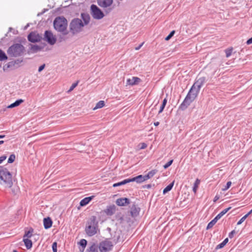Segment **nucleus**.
Segmentation results:
<instances>
[{
  "label": "nucleus",
  "mask_w": 252,
  "mask_h": 252,
  "mask_svg": "<svg viewBox=\"0 0 252 252\" xmlns=\"http://www.w3.org/2000/svg\"><path fill=\"white\" fill-rule=\"evenodd\" d=\"M0 184L4 188H11L13 185L11 173L3 166H0Z\"/></svg>",
  "instance_id": "obj_1"
},
{
  "label": "nucleus",
  "mask_w": 252,
  "mask_h": 252,
  "mask_svg": "<svg viewBox=\"0 0 252 252\" xmlns=\"http://www.w3.org/2000/svg\"><path fill=\"white\" fill-rule=\"evenodd\" d=\"M54 29L65 35L68 34L67 31V21L63 16L56 17L53 22Z\"/></svg>",
  "instance_id": "obj_2"
},
{
  "label": "nucleus",
  "mask_w": 252,
  "mask_h": 252,
  "mask_svg": "<svg viewBox=\"0 0 252 252\" xmlns=\"http://www.w3.org/2000/svg\"><path fill=\"white\" fill-rule=\"evenodd\" d=\"M25 47L20 43H14L7 50V54L11 57H19L23 56L25 52Z\"/></svg>",
  "instance_id": "obj_3"
},
{
  "label": "nucleus",
  "mask_w": 252,
  "mask_h": 252,
  "mask_svg": "<svg viewBox=\"0 0 252 252\" xmlns=\"http://www.w3.org/2000/svg\"><path fill=\"white\" fill-rule=\"evenodd\" d=\"M98 229V221L96 217L92 216L87 223L86 233L89 236H93L97 233Z\"/></svg>",
  "instance_id": "obj_4"
},
{
  "label": "nucleus",
  "mask_w": 252,
  "mask_h": 252,
  "mask_svg": "<svg viewBox=\"0 0 252 252\" xmlns=\"http://www.w3.org/2000/svg\"><path fill=\"white\" fill-rule=\"evenodd\" d=\"M84 27L83 22L79 18L73 19L69 24L70 32L73 34H77L82 31V28Z\"/></svg>",
  "instance_id": "obj_5"
},
{
  "label": "nucleus",
  "mask_w": 252,
  "mask_h": 252,
  "mask_svg": "<svg viewBox=\"0 0 252 252\" xmlns=\"http://www.w3.org/2000/svg\"><path fill=\"white\" fill-rule=\"evenodd\" d=\"M90 11L92 17L94 19L100 20L105 16L104 12L94 4L91 5Z\"/></svg>",
  "instance_id": "obj_6"
},
{
  "label": "nucleus",
  "mask_w": 252,
  "mask_h": 252,
  "mask_svg": "<svg viewBox=\"0 0 252 252\" xmlns=\"http://www.w3.org/2000/svg\"><path fill=\"white\" fill-rule=\"evenodd\" d=\"M113 2V0H97L98 5L103 8H106L105 12L106 14L110 13L112 8L110 7Z\"/></svg>",
  "instance_id": "obj_7"
},
{
  "label": "nucleus",
  "mask_w": 252,
  "mask_h": 252,
  "mask_svg": "<svg viewBox=\"0 0 252 252\" xmlns=\"http://www.w3.org/2000/svg\"><path fill=\"white\" fill-rule=\"evenodd\" d=\"M22 62L23 60L22 59H17L9 62L3 65V70L5 71L7 70L8 69L10 70H14L16 68H17L20 66V63H21Z\"/></svg>",
  "instance_id": "obj_8"
},
{
  "label": "nucleus",
  "mask_w": 252,
  "mask_h": 252,
  "mask_svg": "<svg viewBox=\"0 0 252 252\" xmlns=\"http://www.w3.org/2000/svg\"><path fill=\"white\" fill-rule=\"evenodd\" d=\"M43 40L46 41L48 44L51 45H54L56 41L57 38L56 36L54 35L51 31H45L44 34Z\"/></svg>",
  "instance_id": "obj_9"
},
{
  "label": "nucleus",
  "mask_w": 252,
  "mask_h": 252,
  "mask_svg": "<svg viewBox=\"0 0 252 252\" xmlns=\"http://www.w3.org/2000/svg\"><path fill=\"white\" fill-rule=\"evenodd\" d=\"M113 246L112 243L106 239L99 243V249L101 252H107L111 250Z\"/></svg>",
  "instance_id": "obj_10"
},
{
  "label": "nucleus",
  "mask_w": 252,
  "mask_h": 252,
  "mask_svg": "<svg viewBox=\"0 0 252 252\" xmlns=\"http://www.w3.org/2000/svg\"><path fill=\"white\" fill-rule=\"evenodd\" d=\"M200 90H198L195 87L192 86L189 90L186 96L188 97L190 100L194 101L196 97L197 96Z\"/></svg>",
  "instance_id": "obj_11"
},
{
  "label": "nucleus",
  "mask_w": 252,
  "mask_h": 252,
  "mask_svg": "<svg viewBox=\"0 0 252 252\" xmlns=\"http://www.w3.org/2000/svg\"><path fill=\"white\" fill-rule=\"evenodd\" d=\"M41 39V36L35 32H31L28 36V40L32 43L38 42L40 41Z\"/></svg>",
  "instance_id": "obj_12"
},
{
  "label": "nucleus",
  "mask_w": 252,
  "mask_h": 252,
  "mask_svg": "<svg viewBox=\"0 0 252 252\" xmlns=\"http://www.w3.org/2000/svg\"><path fill=\"white\" fill-rule=\"evenodd\" d=\"M116 204L119 206H126L130 204V200L128 198H120L116 200Z\"/></svg>",
  "instance_id": "obj_13"
},
{
  "label": "nucleus",
  "mask_w": 252,
  "mask_h": 252,
  "mask_svg": "<svg viewBox=\"0 0 252 252\" xmlns=\"http://www.w3.org/2000/svg\"><path fill=\"white\" fill-rule=\"evenodd\" d=\"M206 81V78L205 77H202L196 80L193 86L195 87L196 89L200 90L201 88L203 86Z\"/></svg>",
  "instance_id": "obj_14"
},
{
  "label": "nucleus",
  "mask_w": 252,
  "mask_h": 252,
  "mask_svg": "<svg viewBox=\"0 0 252 252\" xmlns=\"http://www.w3.org/2000/svg\"><path fill=\"white\" fill-rule=\"evenodd\" d=\"M193 101L192 100H190L188 97L186 96L183 102L180 105L179 109L183 111L185 110Z\"/></svg>",
  "instance_id": "obj_15"
},
{
  "label": "nucleus",
  "mask_w": 252,
  "mask_h": 252,
  "mask_svg": "<svg viewBox=\"0 0 252 252\" xmlns=\"http://www.w3.org/2000/svg\"><path fill=\"white\" fill-rule=\"evenodd\" d=\"M140 210V208L137 207V206L136 205L135 203L133 204L130 207V213L131 216L132 217H137L139 215Z\"/></svg>",
  "instance_id": "obj_16"
},
{
  "label": "nucleus",
  "mask_w": 252,
  "mask_h": 252,
  "mask_svg": "<svg viewBox=\"0 0 252 252\" xmlns=\"http://www.w3.org/2000/svg\"><path fill=\"white\" fill-rule=\"evenodd\" d=\"M141 81V79L137 77H132V78H129L126 80V85L133 86L138 84Z\"/></svg>",
  "instance_id": "obj_17"
},
{
  "label": "nucleus",
  "mask_w": 252,
  "mask_h": 252,
  "mask_svg": "<svg viewBox=\"0 0 252 252\" xmlns=\"http://www.w3.org/2000/svg\"><path fill=\"white\" fill-rule=\"evenodd\" d=\"M81 18L83 20V25L85 26L89 24L90 21V16L87 13H82L81 14Z\"/></svg>",
  "instance_id": "obj_18"
},
{
  "label": "nucleus",
  "mask_w": 252,
  "mask_h": 252,
  "mask_svg": "<svg viewBox=\"0 0 252 252\" xmlns=\"http://www.w3.org/2000/svg\"><path fill=\"white\" fill-rule=\"evenodd\" d=\"M52 220L49 217H47L43 219L44 226V228L46 229L50 228L52 226Z\"/></svg>",
  "instance_id": "obj_19"
},
{
  "label": "nucleus",
  "mask_w": 252,
  "mask_h": 252,
  "mask_svg": "<svg viewBox=\"0 0 252 252\" xmlns=\"http://www.w3.org/2000/svg\"><path fill=\"white\" fill-rule=\"evenodd\" d=\"M93 197V196H91L84 198L80 202V205L82 207L87 205L92 200Z\"/></svg>",
  "instance_id": "obj_20"
},
{
  "label": "nucleus",
  "mask_w": 252,
  "mask_h": 252,
  "mask_svg": "<svg viewBox=\"0 0 252 252\" xmlns=\"http://www.w3.org/2000/svg\"><path fill=\"white\" fill-rule=\"evenodd\" d=\"M143 175H140L136 177H133L132 178H129L130 179V182H136L137 183H141L143 182Z\"/></svg>",
  "instance_id": "obj_21"
},
{
  "label": "nucleus",
  "mask_w": 252,
  "mask_h": 252,
  "mask_svg": "<svg viewBox=\"0 0 252 252\" xmlns=\"http://www.w3.org/2000/svg\"><path fill=\"white\" fill-rule=\"evenodd\" d=\"M115 210V205H112L109 206L107 208L105 212L108 215H112L114 214Z\"/></svg>",
  "instance_id": "obj_22"
},
{
  "label": "nucleus",
  "mask_w": 252,
  "mask_h": 252,
  "mask_svg": "<svg viewBox=\"0 0 252 252\" xmlns=\"http://www.w3.org/2000/svg\"><path fill=\"white\" fill-rule=\"evenodd\" d=\"M23 242L27 249H30L32 246V241L28 238H23Z\"/></svg>",
  "instance_id": "obj_23"
},
{
  "label": "nucleus",
  "mask_w": 252,
  "mask_h": 252,
  "mask_svg": "<svg viewBox=\"0 0 252 252\" xmlns=\"http://www.w3.org/2000/svg\"><path fill=\"white\" fill-rule=\"evenodd\" d=\"M24 102V100L22 99H19L16 100L14 102L11 103L10 105L8 106V108H12L15 107H17L19 106L20 104Z\"/></svg>",
  "instance_id": "obj_24"
},
{
  "label": "nucleus",
  "mask_w": 252,
  "mask_h": 252,
  "mask_svg": "<svg viewBox=\"0 0 252 252\" xmlns=\"http://www.w3.org/2000/svg\"><path fill=\"white\" fill-rule=\"evenodd\" d=\"M42 47L37 45H31L30 50L32 53H35L40 51Z\"/></svg>",
  "instance_id": "obj_25"
},
{
  "label": "nucleus",
  "mask_w": 252,
  "mask_h": 252,
  "mask_svg": "<svg viewBox=\"0 0 252 252\" xmlns=\"http://www.w3.org/2000/svg\"><path fill=\"white\" fill-rule=\"evenodd\" d=\"M130 179L128 178V179H125L124 180L121 181V182H118V183H115L113 184V187H119V186H122V185H124L127 183H130Z\"/></svg>",
  "instance_id": "obj_26"
},
{
  "label": "nucleus",
  "mask_w": 252,
  "mask_h": 252,
  "mask_svg": "<svg viewBox=\"0 0 252 252\" xmlns=\"http://www.w3.org/2000/svg\"><path fill=\"white\" fill-rule=\"evenodd\" d=\"M79 244L82 247V249H80V251L83 252L87 246V241L84 239H82L79 242Z\"/></svg>",
  "instance_id": "obj_27"
},
{
  "label": "nucleus",
  "mask_w": 252,
  "mask_h": 252,
  "mask_svg": "<svg viewBox=\"0 0 252 252\" xmlns=\"http://www.w3.org/2000/svg\"><path fill=\"white\" fill-rule=\"evenodd\" d=\"M174 184V181H173L172 183L169 184L166 188H165L163 190V193L164 194H166L170 190H171Z\"/></svg>",
  "instance_id": "obj_28"
},
{
  "label": "nucleus",
  "mask_w": 252,
  "mask_h": 252,
  "mask_svg": "<svg viewBox=\"0 0 252 252\" xmlns=\"http://www.w3.org/2000/svg\"><path fill=\"white\" fill-rule=\"evenodd\" d=\"M218 220H219V219H218V218H217L216 217L213 220H212L208 224V225L207 226V227H206V229H209L211 228L215 224V223L217 222V221Z\"/></svg>",
  "instance_id": "obj_29"
},
{
  "label": "nucleus",
  "mask_w": 252,
  "mask_h": 252,
  "mask_svg": "<svg viewBox=\"0 0 252 252\" xmlns=\"http://www.w3.org/2000/svg\"><path fill=\"white\" fill-rule=\"evenodd\" d=\"M88 252H97V248L94 243H93L89 248L87 249Z\"/></svg>",
  "instance_id": "obj_30"
},
{
  "label": "nucleus",
  "mask_w": 252,
  "mask_h": 252,
  "mask_svg": "<svg viewBox=\"0 0 252 252\" xmlns=\"http://www.w3.org/2000/svg\"><path fill=\"white\" fill-rule=\"evenodd\" d=\"M231 207H228L222 210L218 215H217L216 217L219 220L220 219L224 214H225L230 209Z\"/></svg>",
  "instance_id": "obj_31"
},
{
  "label": "nucleus",
  "mask_w": 252,
  "mask_h": 252,
  "mask_svg": "<svg viewBox=\"0 0 252 252\" xmlns=\"http://www.w3.org/2000/svg\"><path fill=\"white\" fill-rule=\"evenodd\" d=\"M8 57L5 52L0 49V61H3L6 60Z\"/></svg>",
  "instance_id": "obj_32"
},
{
  "label": "nucleus",
  "mask_w": 252,
  "mask_h": 252,
  "mask_svg": "<svg viewBox=\"0 0 252 252\" xmlns=\"http://www.w3.org/2000/svg\"><path fill=\"white\" fill-rule=\"evenodd\" d=\"M200 183V180L198 179H197L196 181H195L193 187L192 188L193 191L194 193L196 192L197 189H198V186Z\"/></svg>",
  "instance_id": "obj_33"
},
{
  "label": "nucleus",
  "mask_w": 252,
  "mask_h": 252,
  "mask_svg": "<svg viewBox=\"0 0 252 252\" xmlns=\"http://www.w3.org/2000/svg\"><path fill=\"white\" fill-rule=\"evenodd\" d=\"M104 105H105L104 101L103 100H100L96 103V104L95 107L94 108V109L95 110L98 108H101L103 107L104 106Z\"/></svg>",
  "instance_id": "obj_34"
},
{
  "label": "nucleus",
  "mask_w": 252,
  "mask_h": 252,
  "mask_svg": "<svg viewBox=\"0 0 252 252\" xmlns=\"http://www.w3.org/2000/svg\"><path fill=\"white\" fill-rule=\"evenodd\" d=\"M167 99L166 98H164L162 101V104L160 107V109L158 111V114H160L161 113L163 110H164V108H165V106L167 103Z\"/></svg>",
  "instance_id": "obj_35"
},
{
  "label": "nucleus",
  "mask_w": 252,
  "mask_h": 252,
  "mask_svg": "<svg viewBox=\"0 0 252 252\" xmlns=\"http://www.w3.org/2000/svg\"><path fill=\"white\" fill-rule=\"evenodd\" d=\"M33 232V229H31L28 231H26L25 234H24L23 236V238H31L32 236V232Z\"/></svg>",
  "instance_id": "obj_36"
},
{
  "label": "nucleus",
  "mask_w": 252,
  "mask_h": 252,
  "mask_svg": "<svg viewBox=\"0 0 252 252\" xmlns=\"http://www.w3.org/2000/svg\"><path fill=\"white\" fill-rule=\"evenodd\" d=\"M233 50V49L232 47L229 48L225 50V53L227 58H229L231 55Z\"/></svg>",
  "instance_id": "obj_37"
},
{
  "label": "nucleus",
  "mask_w": 252,
  "mask_h": 252,
  "mask_svg": "<svg viewBox=\"0 0 252 252\" xmlns=\"http://www.w3.org/2000/svg\"><path fill=\"white\" fill-rule=\"evenodd\" d=\"M158 172V170H156V169H154V170H152L151 171H150V172H148V173L147 174L149 178L150 179L152 177H153Z\"/></svg>",
  "instance_id": "obj_38"
},
{
  "label": "nucleus",
  "mask_w": 252,
  "mask_h": 252,
  "mask_svg": "<svg viewBox=\"0 0 252 252\" xmlns=\"http://www.w3.org/2000/svg\"><path fill=\"white\" fill-rule=\"evenodd\" d=\"M15 159V156L14 154H11L8 159V163H11L13 162Z\"/></svg>",
  "instance_id": "obj_39"
},
{
  "label": "nucleus",
  "mask_w": 252,
  "mask_h": 252,
  "mask_svg": "<svg viewBox=\"0 0 252 252\" xmlns=\"http://www.w3.org/2000/svg\"><path fill=\"white\" fill-rule=\"evenodd\" d=\"M175 31H172L170 33L165 37V40H169L175 34Z\"/></svg>",
  "instance_id": "obj_40"
},
{
  "label": "nucleus",
  "mask_w": 252,
  "mask_h": 252,
  "mask_svg": "<svg viewBox=\"0 0 252 252\" xmlns=\"http://www.w3.org/2000/svg\"><path fill=\"white\" fill-rule=\"evenodd\" d=\"M79 81H77L76 83H74L72 84L71 86L70 87L69 90L68 91V93L71 92L73 89L78 85Z\"/></svg>",
  "instance_id": "obj_41"
},
{
  "label": "nucleus",
  "mask_w": 252,
  "mask_h": 252,
  "mask_svg": "<svg viewBox=\"0 0 252 252\" xmlns=\"http://www.w3.org/2000/svg\"><path fill=\"white\" fill-rule=\"evenodd\" d=\"M115 234L113 237L114 241L115 243H117L119 241V240L120 238V234H118V235H117V233L116 232H115Z\"/></svg>",
  "instance_id": "obj_42"
},
{
  "label": "nucleus",
  "mask_w": 252,
  "mask_h": 252,
  "mask_svg": "<svg viewBox=\"0 0 252 252\" xmlns=\"http://www.w3.org/2000/svg\"><path fill=\"white\" fill-rule=\"evenodd\" d=\"M173 160H170L168 162H167L165 164L163 165V168L164 169H167L173 163Z\"/></svg>",
  "instance_id": "obj_43"
},
{
  "label": "nucleus",
  "mask_w": 252,
  "mask_h": 252,
  "mask_svg": "<svg viewBox=\"0 0 252 252\" xmlns=\"http://www.w3.org/2000/svg\"><path fill=\"white\" fill-rule=\"evenodd\" d=\"M52 248L53 252H57V243L56 242L53 243Z\"/></svg>",
  "instance_id": "obj_44"
},
{
  "label": "nucleus",
  "mask_w": 252,
  "mask_h": 252,
  "mask_svg": "<svg viewBox=\"0 0 252 252\" xmlns=\"http://www.w3.org/2000/svg\"><path fill=\"white\" fill-rule=\"evenodd\" d=\"M231 182L230 181H228L227 182L225 188L223 189V190H226L228 189L231 185Z\"/></svg>",
  "instance_id": "obj_45"
},
{
  "label": "nucleus",
  "mask_w": 252,
  "mask_h": 252,
  "mask_svg": "<svg viewBox=\"0 0 252 252\" xmlns=\"http://www.w3.org/2000/svg\"><path fill=\"white\" fill-rule=\"evenodd\" d=\"M224 246H225V245L222 242H221V243H220V244L216 246V250L221 249V248H223L224 247Z\"/></svg>",
  "instance_id": "obj_46"
},
{
  "label": "nucleus",
  "mask_w": 252,
  "mask_h": 252,
  "mask_svg": "<svg viewBox=\"0 0 252 252\" xmlns=\"http://www.w3.org/2000/svg\"><path fill=\"white\" fill-rule=\"evenodd\" d=\"M235 233V231L234 230L231 231L228 235V236L230 238H232L234 236V234Z\"/></svg>",
  "instance_id": "obj_47"
},
{
  "label": "nucleus",
  "mask_w": 252,
  "mask_h": 252,
  "mask_svg": "<svg viewBox=\"0 0 252 252\" xmlns=\"http://www.w3.org/2000/svg\"><path fill=\"white\" fill-rule=\"evenodd\" d=\"M7 158V156L5 155H3L0 157V164L4 161L5 159H6Z\"/></svg>",
  "instance_id": "obj_48"
},
{
  "label": "nucleus",
  "mask_w": 252,
  "mask_h": 252,
  "mask_svg": "<svg viewBox=\"0 0 252 252\" xmlns=\"http://www.w3.org/2000/svg\"><path fill=\"white\" fill-rule=\"evenodd\" d=\"M45 64H43L42 65H40L39 68H38V72H41V71H42L44 68H45Z\"/></svg>",
  "instance_id": "obj_49"
},
{
  "label": "nucleus",
  "mask_w": 252,
  "mask_h": 252,
  "mask_svg": "<svg viewBox=\"0 0 252 252\" xmlns=\"http://www.w3.org/2000/svg\"><path fill=\"white\" fill-rule=\"evenodd\" d=\"M245 218H244L243 217L238 221L237 224V225H240L242 222H243L245 220Z\"/></svg>",
  "instance_id": "obj_50"
},
{
  "label": "nucleus",
  "mask_w": 252,
  "mask_h": 252,
  "mask_svg": "<svg viewBox=\"0 0 252 252\" xmlns=\"http://www.w3.org/2000/svg\"><path fill=\"white\" fill-rule=\"evenodd\" d=\"M147 147V144L145 143H141V147H140V149H144Z\"/></svg>",
  "instance_id": "obj_51"
},
{
  "label": "nucleus",
  "mask_w": 252,
  "mask_h": 252,
  "mask_svg": "<svg viewBox=\"0 0 252 252\" xmlns=\"http://www.w3.org/2000/svg\"><path fill=\"white\" fill-rule=\"evenodd\" d=\"M143 182L147 180L148 179H150L148 176V175H143Z\"/></svg>",
  "instance_id": "obj_52"
},
{
  "label": "nucleus",
  "mask_w": 252,
  "mask_h": 252,
  "mask_svg": "<svg viewBox=\"0 0 252 252\" xmlns=\"http://www.w3.org/2000/svg\"><path fill=\"white\" fill-rule=\"evenodd\" d=\"M246 43L248 45H250L252 43V37L250 38H249L246 42Z\"/></svg>",
  "instance_id": "obj_53"
},
{
  "label": "nucleus",
  "mask_w": 252,
  "mask_h": 252,
  "mask_svg": "<svg viewBox=\"0 0 252 252\" xmlns=\"http://www.w3.org/2000/svg\"><path fill=\"white\" fill-rule=\"evenodd\" d=\"M144 44V43H141V44H140L138 46L136 47L135 48V50H138L140 49V48L142 47V46L143 45V44Z\"/></svg>",
  "instance_id": "obj_54"
},
{
  "label": "nucleus",
  "mask_w": 252,
  "mask_h": 252,
  "mask_svg": "<svg viewBox=\"0 0 252 252\" xmlns=\"http://www.w3.org/2000/svg\"><path fill=\"white\" fill-rule=\"evenodd\" d=\"M228 241V239L227 238H225L223 242H222L225 245L227 244Z\"/></svg>",
  "instance_id": "obj_55"
},
{
  "label": "nucleus",
  "mask_w": 252,
  "mask_h": 252,
  "mask_svg": "<svg viewBox=\"0 0 252 252\" xmlns=\"http://www.w3.org/2000/svg\"><path fill=\"white\" fill-rule=\"evenodd\" d=\"M18 190V189H17V188H16V189H12L13 193L14 194H16V193H17V192Z\"/></svg>",
  "instance_id": "obj_56"
},
{
  "label": "nucleus",
  "mask_w": 252,
  "mask_h": 252,
  "mask_svg": "<svg viewBox=\"0 0 252 252\" xmlns=\"http://www.w3.org/2000/svg\"><path fill=\"white\" fill-rule=\"evenodd\" d=\"M219 199V197L216 195L214 197V202H216Z\"/></svg>",
  "instance_id": "obj_57"
},
{
  "label": "nucleus",
  "mask_w": 252,
  "mask_h": 252,
  "mask_svg": "<svg viewBox=\"0 0 252 252\" xmlns=\"http://www.w3.org/2000/svg\"><path fill=\"white\" fill-rule=\"evenodd\" d=\"M146 187L147 189H150L152 187V185L148 184V185H146Z\"/></svg>",
  "instance_id": "obj_58"
},
{
  "label": "nucleus",
  "mask_w": 252,
  "mask_h": 252,
  "mask_svg": "<svg viewBox=\"0 0 252 252\" xmlns=\"http://www.w3.org/2000/svg\"><path fill=\"white\" fill-rule=\"evenodd\" d=\"M159 124V123L158 122H157L154 123V125L156 126H158Z\"/></svg>",
  "instance_id": "obj_59"
},
{
  "label": "nucleus",
  "mask_w": 252,
  "mask_h": 252,
  "mask_svg": "<svg viewBox=\"0 0 252 252\" xmlns=\"http://www.w3.org/2000/svg\"><path fill=\"white\" fill-rule=\"evenodd\" d=\"M249 216V215H248V214L247 213L246 215H245L244 216H243L244 218H245V219H246L248 216Z\"/></svg>",
  "instance_id": "obj_60"
},
{
  "label": "nucleus",
  "mask_w": 252,
  "mask_h": 252,
  "mask_svg": "<svg viewBox=\"0 0 252 252\" xmlns=\"http://www.w3.org/2000/svg\"><path fill=\"white\" fill-rule=\"evenodd\" d=\"M249 216V215H248V214L247 213L246 215H245L244 216H243L244 218H245V219H246L248 216Z\"/></svg>",
  "instance_id": "obj_61"
},
{
  "label": "nucleus",
  "mask_w": 252,
  "mask_h": 252,
  "mask_svg": "<svg viewBox=\"0 0 252 252\" xmlns=\"http://www.w3.org/2000/svg\"><path fill=\"white\" fill-rule=\"evenodd\" d=\"M5 137V135H0V139L3 138Z\"/></svg>",
  "instance_id": "obj_62"
},
{
  "label": "nucleus",
  "mask_w": 252,
  "mask_h": 252,
  "mask_svg": "<svg viewBox=\"0 0 252 252\" xmlns=\"http://www.w3.org/2000/svg\"><path fill=\"white\" fill-rule=\"evenodd\" d=\"M4 143V141L1 140L0 141V145Z\"/></svg>",
  "instance_id": "obj_63"
},
{
  "label": "nucleus",
  "mask_w": 252,
  "mask_h": 252,
  "mask_svg": "<svg viewBox=\"0 0 252 252\" xmlns=\"http://www.w3.org/2000/svg\"><path fill=\"white\" fill-rule=\"evenodd\" d=\"M252 213V209L248 213V215H251Z\"/></svg>",
  "instance_id": "obj_64"
}]
</instances>
